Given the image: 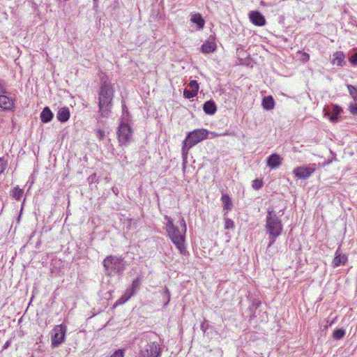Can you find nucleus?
I'll use <instances>...</instances> for the list:
<instances>
[{"label": "nucleus", "mask_w": 357, "mask_h": 357, "mask_svg": "<svg viewBox=\"0 0 357 357\" xmlns=\"http://www.w3.org/2000/svg\"><path fill=\"white\" fill-rule=\"evenodd\" d=\"M180 225L182 227L181 231L174 225L173 222L171 220H169L166 225V229L173 243L176 245L180 252L183 254L185 251V247L184 245V234L186 231V225L183 218L180 220Z\"/></svg>", "instance_id": "obj_3"}, {"label": "nucleus", "mask_w": 357, "mask_h": 357, "mask_svg": "<svg viewBox=\"0 0 357 357\" xmlns=\"http://www.w3.org/2000/svg\"><path fill=\"white\" fill-rule=\"evenodd\" d=\"M6 93V89L3 86V84L0 82V94H5Z\"/></svg>", "instance_id": "obj_38"}, {"label": "nucleus", "mask_w": 357, "mask_h": 357, "mask_svg": "<svg viewBox=\"0 0 357 357\" xmlns=\"http://www.w3.org/2000/svg\"><path fill=\"white\" fill-rule=\"evenodd\" d=\"M132 296H130L126 291L121 296V297L117 301V304H123L128 301Z\"/></svg>", "instance_id": "obj_29"}, {"label": "nucleus", "mask_w": 357, "mask_h": 357, "mask_svg": "<svg viewBox=\"0 0 357 357\" xmlns=\"http://www.w3.org/2000/svg\"><path fill=\"white\" fill-rule=\"evenodd\" d=\"M250 21L256 26H264L266 24L264 17L259 11H251L249 13Z\"/></svg>", "instance_id": "obj_11"}, {"label": "nucleus", "mask_w": 357, "mask_h": 357, "mask_svg": "<svg viewBox=\"0 0 357 357\" xmlns=\"http://www.w3.org/2000/svg\"><path fill=\"white\" fill-rule=\"evenodd\" d=\"M13 105L14 103L11 98L4 95H0V107L5 110H9L13 107Z\"/></svg>", "instance_id": "obj_14"}, {"label": "nucleus", "mask_w": 357, "mask_h": 357, "mask_svg": "<svg viewBox=\"0 0 357 357\" xmlns=\"http://www.w3.org/2000/svg\"><path fill=\"white\" fill-rule=\"evenodd\" d=\"M102 264L105 268V273L107 276L121 274L126 268L123 258L114 255L107 257L103 260Z\"/></svg>", "instance_id": "obj_5"}, {"label": "nucleus", "mask_w": 357, "mask_h": 357, "mask_svg": "<svg viewBox=\"0 0 357 357\" xmlns=\"http://www.w3.org/2000/svg\"><path fill=\"white\" fill-rule=\"evenodd\" d=\"M342 109L337 105H332L326 108H324L325 114L329 117L332 122H337L338 116L342 112Z\"/></svg>", "instance_id": "obj_10"}, {"label": "nucleus", "mask_w": 357, "mask_h": 357, "mask_svg": "<svg viewBox=\"0 0 357 357\" xmlns=\"http://www.w3.org/2000/svg\"><path fill=\"white\" fill-rule=\"evenodd\" d=\"M349 109L351 114L357 116V102L350 103Z\"/></svg>", "instance_id": "obj_32"}, {"label": "nucleus", "mask_w": 357, "mask_h": 357, "mask_svg": "<svg viewBox=\"0 0 357 357\" xmlns=\"http://www.w3.org/2000/svg\"><path fill=\"white\" fill-rule=\"evenodd\" d=\"M215 44L211 41H206L201 46V50L204 54L213 52L215 50Z\"/></svg>", "instance_id": "obj_21"}, {"label": "nucleus", "mask_w": 357, "mask_h": 357, "mask_svg": "<svg viewBox=\"0 0 357 357\" xmlns=\"http://www.w3.org/2000/svg\"><path fill=\"white\" fill-rule=\"evenodd\" d=\"M298 54H300L301 55V61H303V63H305L307 61H309L310 59V55L309 54L306 53V52H303L302 51H298L297 52Z\"/></svg>", "instance_id": "obj_34"}, {"label": "nucleus", "mask_w": 357, "mask_h": 357, "mask_svg": "<svg viewBox=\"0 0 357 357\" xmlns=\"http://www.w3.org/2000/svg\"><path fill=\"white\" fill-rule=\"evenodd\" d=\"M197 93L192 90L185 89L183 91V96L185 98L190 99L196 96Z\"/></svg>", "instance_id": "obj_28"}, {"label": "nucleus", "mask_w": 357, "mask_h": 357, "mask_svg": "<svg viewBox=\"0 0 357 357\" xmlns=\"http://www.w3.org/2000/svg\"><path fill=\"white\" fill-rule=\"evenodd\" d=\"M262 106L266 110L273 109L275 107V101L271 96H266L262 100Z\"/></svg>", "instance_id": "obj_19"}, {"label": "nucleus", "mask_w": 357, "mask_h": 357, "mask_svg": "<svg viewBox=\"0 0 357 357\" xmlns=\"http://www.w3.org/2000/svg\"><path fill=\"white\" fill-rule=\"evenodd\" d=\"M225 220V229H230L234 227V222L232 220L227 218V215L224 216Z\"/></svg>", "instance_id": "obj_27"}, {"label": "nucleus", "mask_w": 357, "mask_h": 357, "mask_svg": "<svg viewBox=\"0 0 357 357\" xmlns=\"http://www.w3.org/2000/svg\"><path fill=\"white\" fill-rule=\"evenodd\" d=\"M117 138L120 146H127L131 141L132 130L128 119H122L117 130Z\"/></svg>", "instance_id": "obj_6"}, {"label": "nucleus", "mask_w": 357, "mask_h": 357, "mask_svg": "<svg viewBox=\"0 0 357 357\" xmlns=\"http://www.w3.org/2000/svg\"><path fill=\"white\" fill-rule=\"evenodd\" d=\"M7 167V162L3 158H0V174H1Z\"/></svg>", "instance_id": "obj_35"}, {"label": "nucleus", "mask_w": 357, "mask_h": 357, "mask_svg": "<svg viewBox=\"0 0 357 357\" xmlns=\"http://www.w3.org/2000/svg\"><path fill=\"white\" fill-rule=\"evenodd\" d=\"M315 165H310L307 167H298L294 169V174L296 177L301 179L307 178L315 171Z\"/></svg>", "instance_id": "obj_9"}, {"label": "nucleus", "mask_w": 357, "mask_h": 357, "mask_svg": "<svg viewBox=\"0 0 357 357\" xmlns=\"http://www.w3.org/2000/svg\"><path fill=\"white\" fill-rule=\"evenodd\" d=\"M96 178V174H93L89 177V180L90 182H93L94 179Z\"/></svg>", "instance_id": "obj_39"}, {"label": "nucleus", "mask_w": 357, "mask_h": 357, "mask_svg": "<svg viewBox=\"0 0 357 357\" xmlns=\"http://www.w3.org/2000/svg\"><path fill=\"white\" fill-rule=\"evenodd\" d=\"M66 330V326L63 324L56 325L53 328L51 335L52 347L56 348L65 341Z\"/></svg>", "instance_id": "obj_7"}, {"label": "nucleus", "mask_w": 357, "mask_h": 357, "mask_svg": "<svg viewBox=\"0 0 357 357\" xmlns=\"http://www.w3.org/2000/svg\"><path fill=\"white\" fill-rule=\"evenodd\" d=\"M188 86L191 89V90L197 93L199 90V84L196 80H192L188 84Z\"/></svg>", "instance_id": "obj_30"}, {"label": "nucleus", "mask_w": 357, "mask_h": 357, "mask_svg": "<svg viewBox=\"0 0 357 357\" xmlns=\"http://www.w3.org/2000/svg\"><path fill=\"white\" fill-rule=\"evenodd\" d=\"M190 20L192 21V22L196 24L199 29H202L204 26L205 22L202 16L199 13L193 14L191 16Z\"/></svg>", "instance_id": "obj_22"}, {"label": "nucleus", "mask_w": 357, "mask_h": 357, "mask_svg": "<svg viewBox=\"0 0 357 357\" xmlns=\"http://www.w3.org/2000/svg\"><path fill=\"white\" fill-rule=\"evenodd\" d=\"M231 134L230 133H228V132H225L224 134H222V135H230Z\"/></svg>", "instance_id": "obj_40"}, {"label": "nucleus", "mask_w": 357, "mask_h": 357, "mask_svg": "<svg viewBox=\"0 0 357 357\" xmlns=\"http://www.w3.org/2000/svg\"><path fill=\"white\" fill-rule=\"evenodd\" d=\"M98 1V0H93L94 3H95L96 5L97 4V1Z\"/></svg>", "instance_id": "obj_42"}, {"label": "nucleus", "mask_w": 357, "mask_h": 357, "mask_svg": "<svg viewBox=\"0 0 357 357\" xmlns=\"http://www.w3.org/2000/svg\"><path fill=\"white\" fill-rule=\"evenodd\" d=\"M53 118V113L51 112L48 107L43 109L40 114V119L43 123L50 122Z\"/></svg>", "instance_id": "obj_20"}, {"label": "nucleus", "mask_w": 357, "mask_h": 357, "mask_svg": "<svg viewBox=\"0 0 357 357\" xmlns=\"http://www.w3.org/2000/svg\"><path fill=\"white\" fill-rule=\"evenodd\" d=\"M8 346V342H7V343L5 344L4 347H5V348H6Z\"/></svg>", "instance_id": "obj_41"}, {"label": "nucleus", "mask_w": 357, "mask_h": 357, "mask_svg": "<svg viewBox=\"0 0 357 357\" xmlns=\"http://www.w3.org/2000/svg\"><path fill=\"white\" fill-rule=\"evenodd\" d=\"M23 194V190L19 187H15L13 190V197L17 200H20Z\"/></svg>", "instance_id": "obj_26"}, {"label": "nucleus", "mask_w": 357, "mask_h": 357, "mask_svg": "<svg viewBox=\"0 0 357 357\" xmlns=\"http://www.w3.org/2000/svg\"><path fill=\"white\" fill-rule=\"evenodd\" d=\"M97 137L99 138V139L102 140L104 139L105 137V132L102 130H98L97 131Z\"/></svg>", "instance_id": "obj_37"}, {"label": "nucleus", "mask_w": 357, "mask_h": 357, "mask_svg": "<svg viewBox=\"0 0 357 357\" xmlns=\"http://www.w3.org/2000/svg\"><path fill=\"white\" fill-rule=\"evenodd\" d=\"M282 161V158L277 153H273L271 155L267 158V166L272 169H275L281 165Z\"/></svg>", "instance_id": "obj_12"}, {"label": "nucleus", "mask_w": 357, "mask_h": 357, "mask_svg": "<svg viewBox=\"0 0 357 357\" xmlns=\"http://www.w3.org/2000/svg\"><path fill=\"white\" fill-rule=\"evenodd\" d=\"M203 109L206 114L213 115L217 111V106L213 100H210L204 104Z\"/></svg>", "instance_id": "obj_16"}, {"label": "nucleus", "mask_w": 357, "mask_h": 357, "mask_svg": "<svg viewBox=\"0 0 357 357\" xmlns=\"http://www.w3.org/2000/svg\"><path fill=\"white\" fill-rule=\"evenodd\" d=\"M334 60L337 61V65L342 66V62L344 60V55L343 52H337L334 54Z\"/></svg>", "instance_id": "obj_24"}, {"label": "nucleus", "mask_w": 357, "mask_h": 357, "mask_svg": "<svg viewBox=\"0 0 357 357\" xmlns=\"http://www.w3.org/2000/svg\"><path fill=\"white\" fill-rule=\"evenodd\" d=\"M355 52L352 54L349 60L353 66H357V49H355Z\"/></svg>", "instance_id": "obj_33"}, {"label": "nucleus", "mask_w": 357, "mask_h": 357, "mask_svg": "<svg viewBox=\"0 0 357 357\" xmlns=\"http://www.w3.org/2000/svg\"><path fill=\"white\" fill-rule=\"evenodd\" d=\"M208 135V132L206 129H196L189 132L187 134L186 138L183 142L181 149L183 155H186L190 148L206 139Z\"/></svg>", "instance_id": "obj_4"}, {"label": "nucleus", "mask_w": 357, "mask_h": 357, "mask_svg": "<svg viewBox=\"0 0 357 357\" xmlns=\"http://www.w3.org/2000/svg\"><path fill=\"white\" fill-rule=\"evenodd\" d=\"M114 89L106 81L101 83L98 92V107L100 115L103 118L109 116L114 98Z\"/></svg>", "instance_id": "obj_1"}, {"label": "nucleus", "mask_w": 357, "mask_h": 357, "mask_svg": "<svg viewBox=\"0 0 357 357\" xmlns=\"http://www.w3.org/2000/svg\"><path fill=\"white\" fill-rule=\"evenodd\" d=\"M110 357H123V352L122 350L119 349L116 351Z\"/></svg>", "instance_id": "obj_36"}, {"label": "nucleus", "mask_w": 357, "mask_h": 357, "mask_svg": "<svg viewBox=\"0 0 357 357\" xmlns=\"http://www.w3.org/2000/svg\"><path fill=\"white\" fill-rule=\"evenodd\" d=\"M56 117L60 122L67 121L70 118L69 109L67 107L61 108L57 112Z\"/></svg>", "instance_id": "obj_18"}, {"label": "nucleus", "mask_w": 357, "mask_h": 357, "mask_svg": "<svg viewBox=\"0 0 357 357\" xmlns=\"http://www.w3.org/2000/svg\"><path fill=\"white\" fill-rule=\"evenodd\" d=\"M347 89L350 96L352 97L355 102H357V88L353 85L348 84Z\"/></svg>", "instance_id": "obj_25"}, {"label": "nucleus", "mask_w": 357, "mask_h": 357, "mask_svg": "<svg viewBox=\"0 0 357 357\" xmlns=\"http://www.w3.org/2000/svg\"><path fill=\"white\" fill-rule=\"evenodd\" d=\"M221 200L222 202L224 216H226L228 212L231 210L233 204L230 197L227 194H223Z\"/></svg>", "instance_id": "obj_13"}, {"label": "nucleus", "mask_w": 357, "mask_h": 357, "mask_svg": "<svg viewBox=\"0 0 357 357\" xmlns=\"http://www.w3.org/2000/svg\"><path fill=\"white\" fill-rule=\"evenodd\" d=\"M347 261V257L344 255H341L337 250L335 252V256L333 260V266L334 267H337L340 265H344Z\"/></svg>", "instance_id": "obj_15"}, {"label": "nucleus", "mask_w": 357, "mask_h": 357, "mask_svg": "<svg viewBox=\"0 0 357 357\" xmlns=\"http://www.w3.org/2000/svg\"><path fill=\"white\" fill-rule=\"evenodd\" d=\"M252 186L255 190H259L263 186V182L261 180L255 179L252 181Z\"/></svg>", "instance_id": "obj_31"}, {"label": "nucleus", "mask_w": 357, "mask_h": 357, "mask_svg": "<svg viewBox=\"0 0 357 357\" xmlns=\"http://www.w3.org/2000/svg\"><path fill=\"white\" fill-rule=\"evenodd\" d=\"M160 354V348L158 343L151 342L141 349L140 357H158Z\"/></svg>", "instance_id": "obj_8"}, {"label": "nucleus", "mask_w": 357, "mask_h": 357, "mask_svg": "<svg viewBox=\"0 0 357 357\" xmlns=\"http://www.w3.org/2000/svg\"><path fill=\"white\" fill-rule=\"evenodd\" d=\"M344 335L345 330L343 328L336 329L333 333V337L337 340L342 339Z\"/></svg>", "instance_id": "obj_23"}, {"label": "nucleus", "mask_w": 357, "mask_h": 357, "mask_svg": "<svg viewBox=\"0 0 357 357\" xmlns=\"http://www.w3.org/2000/svg\"><path fill=\"white\" fill-rule=\"evenodd\" d=\"M141 285V280L139 277L135 278L131 284L130 287H129L126 289V292L131 296H132L137 291L139 290Z\"/></svg>", "instance_id": "obj_17"}, {"label": "nucleus", "mask_w": 357, "mask_h": 357, "mask_svg": "<svg viewBox=\"0 0 357 357\" xmlns=\"http://www.w3.org/2000/svg\"><path fill=\"white\" fill-rule=\"evenodd\" d=\"M266 229L269 239L268 247H271L282 234L283 229L282 221L277 215V213L273 209H268V211L266 218Z\"/></svg>", "instance_id": "obj_2"}]
</instances>
